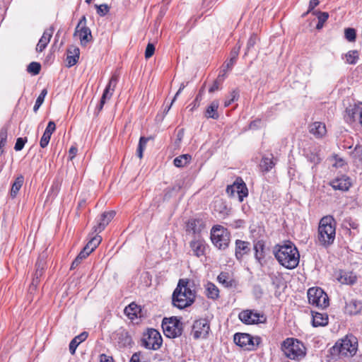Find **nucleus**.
<instances>
[{
	"instance_id": "obj_11",
	"label": "nucleus",
	"mask_w": 362,
	"mask_h": 362,
	"mask_svg": "<svg viewBox=\"0 0 362 362\" xmlns=\"http://www.w3.org/2000/svg\"><path fill=\"white\" fill-rule=\"evenodd\" d=\"M226 192L230 197L235 196V193H237L240 202H242L244 198L248 195L247 186L240 177L237 178L232 185H228Z\"/></svg>"
},
{
	"instance_id": "obj_59",
	"label": "nucleus",
	"mask_w": 362,
	"mask_h": 362,
	"mask_svg": "<svg viewBox=\"0 0 362 362\" xmlns=\"http://www.w3.org/2000/svg\"><path fill=\"white\" fill-rule=\"evenodd\" d=\"M309 160L310 162L317 164L320 162L321 158L317 154L311 153L309 156Z\"/></svg>"
},
{
	"instance_id": "obj_37",
	"label": "nucleus",
	"mask_w": 362,
	"mask_h": 362,
	"mask_svg": "<svg viewBox=\"0 0 362 362\" xmlns=\"http://www.w3.org/2000/svg\"><path fill=\"white\" fill-rule=\"evenodd\" d=\"M93 235L94 233L93 234L92 232L90 234L92 237L85 246L90 250V252H92L99 245L102 240L101 236L98 235V234L95 235Z\"/></svg>"
},
{
	"instance_id": "obj_1",
	"label": "nucleus",
	"mask_w": 362,
	"mask_h": 362,
	"mask_svg": "<svg viewBox=\"0 0 362 362\" xmlns=\"http://www.w3.org/2000/svg\"><path fill=\"white\" fill-rule=\"evenodd\" d=\"M195 298L194 281L187 279H180L172 296L173 305L179 309H184L190 306L194 302Z\"/></svg>"
},
{
	"instance_id": "obj_29",
	"label": "nucleus",
	"mask_w": 362,
	"mask_h": 362,
	"mask_svg": "<svg viewBox=\"0 0 362 362\" xmlns=\"http://www.w3.org/2000/svg\"><path fill=\"white\" fill-rule=\"evenodd\" d=\"M205 294L207 298L215 300L219 297V290L214 284L208 282L205 286Z\"/></svg>"
},
{
	"instance_id": "obj_25",
	"label": "nucleus",
	"mask_w": 362,
	"mask_h": 362,
	"mask_svg": "<svg viewBox=\"0 0 362 362\" xmlns=\"http://www.w3.org/2000/svg\"><path fill=\"white\" fill-rule=\"evenodd\" d=\"M119 80V75L116 73L111 76L108 84L104 90V98H111Z\"/></svg>"
},
{
	"instance_id": "obj_16",
	"label": "nucleus",
	"mask_w": 362,
	"mask_h": 362,
	"mask_svg": "<svg viewBox=\"0 0 362 362\" xmlns=\"http://www.w3.org/2000/svg\"><path fill=\"white\" fill-rule=\"evenodd\" d=\"M116 212L115 211H110L103 213L98 220L97 225L93 227V234L102 232L106 226H107L109 223L112 220Z\"/></svg>"
},
{
	"instance_id": "obj_26",
	"label": "nucleus",
	"mask_w": 362,
	"mask_h": 362,
	"mask_svg": "<svg viewBox=\"0 0 362 362\" xmlns=\"http://www.w3.org/2000/svg\"><path fill=\"white\" fill-rule=\"evenodd\" d=\"M88 337V333L87 332H83L80 334L76 336L69 344V351L74 355L76 352V349L78 346L85 341Z\"/></svg>"
},
{
	"instance_id": "obj_58",
	"label": "nucleus",
	"mask_w": 362,
	"mask_h": 362,
	"mask_svg": "<svg viewBox=\"0 0 362 362\" xmlns=\"http://www.w3.org/2000/svg\"><path fill=\"white\" fill-rule=\"evenodd\" d=\"M91 252L88 249H87L86 247H83V249L80 252V253L78 255V257H81V259L83 260L85 258H86Z\"/></svg>"
},
{
	"instance_id": "obj_8",
	"label": "nucleus",
	"mask_w": 362,
	"mask_h": 362,
	"mask_svg": "<svg viewBox=\"0 0 362 362\" xmlns=\"http://www.w3.org/2000/svg\"><path fill=\"white\" fill-rule=\"evenodd\" d=\"M308 298L310 304L320 308L329 306V298L320 288H310L308 291Z\"/></svg>"
},
{
	"instance_id": "obj_38",
	"label": "nucleus",
	"mask_w": 362,
	"mask_h": 362,
	"mask_svg": "<svg viewBox=\"0 0 362 362\" xmlns=\"http://www.w3.org/2000/svg\"><path fill=\"white\" fill-rule=\"evenodd\" d=\"M338 280L341 284L352 285L356 281V276L353 275L351 273L343 272L341 273Z\"/></svg>"
},
{
	"instance_id": "obj_24",
	"label": "nucleus",
	"mask_w": 362,
	"mask_h": 362,
	"mask_svg": "<svg viewBox=\"0 0 362 362\" xmlns=\"http://www.w3.org/2000/svg\"><path fill=\"white\" fill-rule=\"evenodd\" d=\"M310 132L317 138H322L327 133L325 124L320 122H315L310 125Z\"/></svg>"
},
{
	"instance_id": "obj_7",
	"label": "nucleus",
	"mask_w": 362,
	"mask_h": 362,
	"mask_svg": "<svg viewBox=\"0 0 362 362\" xmlns=\"http://www.w3.org/2000/svg\"><path fill=\"white\" fill-rule=\"evenodd\" d=\"M164 334L168 338L180 337L183 330L182 323L176 317L164 318L162 322Z\"/></svg>"
},
{
	"instance_id": "obj_10",
	"label": "nucleus",
	"mask_w": 362,
	"mask_h": 362,
	"mask_svg": "<svg viewBox=\"0 0 362 362\" xmlns=\"http://www.w3.org/2000/svg\"><path fill=\"white\" fill-rule=\"evenodd\" d=\"M142 345L148 349L158 350L162 345L163 339L156 329L151 328L144 334L141 339Z\"/></svg>"
},
{
	"instance_id": "obj_4",
	"label": "nucleus",
	"mask_w": 362,
	"mask_h": 362,
	"mask_svg": "<svg viewBox=\"0 0 362 362\" xmlns=\"http://www.w3.org/2000/svg\"><path fill=\"white\" fill-rule=\"evenodd\" d=\"M358 349V340L354 335H346L344 338L338 341L334 346L330 349V354L333 356H354Z\"/></svg>"
},
{
	"instance_id": "obj_49",
	"label": "nucleus",
	"mask_w": 362,
	"mask_h": 362,
	"mask_svg": "<svg viewBox=\"0 0 362 362\" xmlns=\"http://www.w3.org/2000/svg\"><path fill=\"white\" fill-rule=\"evenodd\" d=\"M239 97V93L238 90H233L230 94V98L227 99L224 102V106L228 107L229 106L233 101L235 100H238Z\"/></svg>"
},
{
	"instance_id": "obj_64",
	"label": "nucleus",
	"mask_w": 362,
	"mask_h": 362,
	"mask_svg": "<svg viewBox=\"0 0 362 362\" xmlns=\"http://www.w3.org/2000/svg\"><path fill=\"white\" fill-rule=\"evenodd\" d=\"M219 83L218 81H214L212 86L209 88V93H214V91L218 90L219 88Z\"/></svg>"
},
{
	"instance_id": "obj_46",
	"label": "nucleus",
	"mask_w": 362,
	"mask_h": 362,
	"mask_svg": "<svg viewBox=\"0 0 362 362\" xmlns=\"http://www.w3.org/2000/svg\"><path fill=\"white\" fill-rule=\"evenodd\" d=\"M7 139V129L2 128L0 130V156L3 153L2 148L6 145Z\"/></svg>"
},
{
	"instance_id": "obj_50",
	"label": "nucleus",
	"mask_w": 362,
	"mask_h": 362,
	"mask_svg": "<svg viewBox=\"0 0 362 362\" xmlns=\"http://www.w3.org/2000/svg\"><path fill=\"white\" fill-rule=\"evenodd\" d=\"M26 141H27V139L26 138H22V137L18 138L16 139V144H15V146H14V149L16 151H21L23 148Z\"/></svg>"
},
{
	"instance_id": "obj_9",
	"label": "nucleus",
	"mask_w": 362,
	"mask_h": 362,
	"mask_svg": "<svg viewBox=\"0 0 362 362\" xmlns=\"http://www.w3.org/2000/svg\"><path fill=\"white\" fill-rule=\"evenodd\" d=\"M234 342L246 350H255L261 342L259 337H253L247 333H236L233 337Z\"/></svg>"
},
{
	"instance_id": "obj_40",
	"label": "nucleus",
	"mask_w": 362,
	"mask_h": 362,
	"mask_svg": "<svg viewBox=\"0 0 362 362\" xmlns=\"http://www.w3.org/2000/svg\"><path fill=\"white\" fill-rule=\"evenodd\" d=\"M219 283L222 284L227 288H231L234 285V281L230 279L228 274L226 272H221L217 277Z\"/></svg>"
},
{
	"instance_id": "obj_23",
	"label": "nucleus",
	"mask_w": 362,
	"mask_h": 362,
	"mask_svg": "<svg viewBox=\"0 0 362 362\" xmlns=\"http://www.w3.org/2000/svg\"><path fill=\"white\" fill-rule=\"evenodd\" d=\"M362 111V103H358L353 106H349L346 109V120L348 122H353L355 121L356 115H359Z\"/></svg>"
},
{
	"instance_id": "obj_13",
	"label": "nucleus",
	"mask_w": 362,
	"mask_h": 362,
	"mask_svg": "<svg viewBox=\"0 0 362 362\" xmlns=\"http://www.w3.org/2000/svg\"><path fill=\"white\" fill-rule=\"evenodd\" d=\"M239 319L245 324L252 325L264 323L266 322L267 318L263 314L251 310H246L240 313Z\"/></svg>"
},
{
	"instance_id": "obj_34",
	"label": "nucleus",
	"mask_w": 362,
	"mask_h": 362,
	"mask_svg": "<svg viewBox=\"0 0 362 362\" xmlns=\"http://www.w3.org/2000/svg\"><path fill=\"white\" fill-rule=\"evenodd\" d=\"M264 244L262 241H257L254 245L255 257L258 262L261 263V260L264 257Z\"/></svg>"
},
{
	"instance_id": "obj_45",
	"label": "nucleus",
	"mask_w": 362,
	"mask_h": 362,
	"mask_svg": "<svg viewBox=\"0 0 362 362\" xmlns=\"http://www.w3.org/2000/svg\"><path fill=\"white\" fill-rule=\"evenodd\" d=\"M41 69V65L38 62H33L30 63L27 67V71L33 74L37 75L40 73Z\"/></svg>"
},
{
	"instance_id": "obj_32",
	"label": "nucleus",
	"mask_w": 362,
	"mask_h": 362,
	"mask_svg": "<svg viewBox=\"0 0 362 362\" xmlns=\"http://www.w3.org/2000/svg\"><path fill=\"white\" fill-rule=\"evenodd\" d=\"M141 311V308L134 303H130L124 308L125 315L131 320L137 317L138 313Z\"/></svg>"
},
{
	"instance_id": "obj_27",
	"label": "nucleus",
	"mask_w": 362,
	"mask_h": 362,
	"mask_svg": "<svg viewBox=\"0 0 362 362\" xmlns=\"http://www.w3.org/2000/svg\"><path fill=\"white\" fill-rule=\"evenodd\" d=\"M331 186L334 189H339L341 191H346L349 189L351 183L349 178H337L331 182Z\"/></svg>"
},
{
	"instance_id": "obj_22",
	"label": "nucleus",
	"mask_w": 362,
	"mask_h": 362,
	"mask_svg": "<svg viewBox=\"0 0 362 362\" xmlns=\"http://www.w3.org/2000/svg\"><path fill=\"white\" fill-rule=\"evenodd\" d=\"M79 48L75 46H71L67 49L66 62L67 66L71 67L75 65L79 59Z\"/></svg>"
},
{
	"instance_id": "obj_51",
	"label": "nucleus",
	"mask_w": 362,
	"mask_h": 362,
	"mask_svg": "<svg viewBox=\"0 0 362 362\" xmlns=\"http://www.w3.org/2000/svg\"><path fill=\"white\" fill-rule=\"evenodd\" d=\"M155 52V46L152 43H148L145 50V57L149 59L151 57Z\"/></svg>"
},
{
	"instance_id": "obj_57",
	"label": "nucleus",
	"mask_w": 362,
	"mask_h": 362,
	"mask_svg": "<svg viewBox=\"0 0 362 362\" xmlns=\"http://www.w3.org/2000/svg\"><path fill=\"white\" fill-rule=\"evenodd\" d=\"M185 88V85L182 83H181L180 86V88L178 89V90L177 91L175 95L174 96L170 106L168 107L167 109V111H168L171 107V105H173V103L175 101L177 97L181 93V92L182 91V90Z\"/></svg>"
},
{
	"instance_id": "obj_52",
	"label": "nucleus",
	"mask_w": 362,
	"mask_h": 362,
	"mask_svg": "<svg viewBox=\"0 0 362 362\" xmlns=\"http://www.w3.org/2000/svg\"><path fill=\"white\" fill-rule=\"evenodd\" d=\"M50 138H51V135L44 132V134L40 139V146L42 148H45L48 145Z\"/></svg>"
},
{
	"instance_id": "obj_28",
	"label": "nucleus",
	"mask_w": 362,
	"mask_h": 362,
	"mask_svg": "<svg viewBox=\"0 0 362 362\" xmlns=\"http://www.w3.org/2000/svg\"><path fill=\"white\" fill-rule=\"evenodd\" d=\"M218 106V101L214 100L206 108V110L205 112V117L206 118H212L214 119H217L219 117V115L217 111Z\"/></svg>"
},
{
	"instance_id": "obj_62",
	"label": "nucleus",
	"mask_w": 362,
	"mask_h": 362,
	"mask_svg": "<svg viewBox=\"0 0 362 362\" xmlns=\"http://www.w3.org/2000/svg\"><path fill=\"white\" fill-rule=\"evenodd\" d=\"M100 362H113V358L111 356H107L105 354L100 355Z\"/></svg>"
},
{
	"instance_id": "obj_48",
	"label": "nucleus",
	"mask_w": 362,
	"mask_h": 362,
	"mask_svg": "<svg viewBox=\"0 0 362 362\" xmlns=\"http://www.w3.org/2000/svg\"><path fill=\"white\" fill-rule=\"evenodd\" d=\"M95 6L97 9L98 14L100 16H105L109 12L110 10L109 6L105 4L101 5L95 4Z\"/></svg>"
},
{
	"instance_id": "obj_60",
	"label": "nucleus",
	"mask_w": 362,
	"mask_h": 362,
	"mask_svg": "<svg viewBox=\"0 0 362 362\" xmlns=\"http://www.w3.org/2000/svg\"><path fill=\"white\" fill-rule=\"evenodd\" d=\"M82 262L81 257H76L75 259L73 261L71 265V269H74L76 267H78Z\"/></svg>"
},
{
	"instance_id": "obj_21",
	"label": "nucleus",
	"mask_w": 362,
	"mask_h": 362,
	"mask_svg": "<svg viewBox=\"0 0 362 362\" xmlns=\"http://www.w3.org/2000/svg\"><path fill=\"white\" fill-rule=\"evenodd\" d=\"M250 250V243L240 240L235 241V255L237 259L241 260L243 255L247 254Z\"/></svg>"
},
{
	"instance_id": "obj_55",
	"label": "nucleus",
	"mask_w": 362,
	"mask_h": 362,
	"mask_svg": "<svg viewBox=\"0 0 362 362\" xmlns=\"http://www.w3.org/2000/svg\"><path fill=\"white\" fill-rule=\"evenodd\" d=\"M184 134H185V133H184L183 129H181L177 132V138H176V140L175 142L177 146H179L180 143L182 141V140L184 137Z\"/></svg>"
},
{
	"instance_id": "obj_15",
	"label": "nucleus",
	"mask_w": 362,
	"mask_h": 362,
	"mask_svg": "<svg viewBox=\"0 0 362 362\" xmlns=\"http://www.w3.org/2000/svg\"><path fill=\"white\" fill-rule=\"evenodd\" d=\"M115 340L119 348L131 346L133 344L132 336L125 329L120 327L115 333Z\"/></svg>"
},
{
	"instance_id": "obj_53",
	"label": "nucleus",
	"mask_w": 362,
	"mask_h": 362,
	"mask_svg": "<svg viewBox=\"0 0 362 362\" xmlns=\"http://www.w3.org/2000/svg\"><path fill=\"white\" fill-rule=\"evenodd\" d=\"M56 129V125L55 123L53 121H49L48 122V124L45 130V132L52 135V134L55 131Z\"/></svg>"
},
{
	"instance_id": "obj_43",
	"label": "nucleus",
	"mask_w": 362,
	"mask_h": 362,
	"mask_svg": "<svg viewBox=\"0 0 362 362\" xmlns=\"http://www.w3.org/2000/svg\"><path fill=\"white\" fill-rule=\"evenodd\" d=\"M361 308V303H358L356 300H351L349 303L346 305V309L348 312L353 315L357 314Z\"/></svg>"
},
{
	"instance_id": "obj_61",
	"label": "nucleus",
	"mask_w": 362,
	"mask_h": 362,
	"mask_svg": "<svg viewBox=\"0 0 362 362\" xmlns=\"http://www.w3.org/2000/svg\"><path fill=\"white\" fill-rule=\"evenodd\" d=\"M81 27H87L86 26V18L85 16H83L78 23L76 28H81Z\"/></svg>"
},
{
	"instance_id": "obj_31",
	"label": "nucleus",
	"mask_w": 362,
	"mask_h": 362,
	"mask_svg": "<svg viewBox=\"0 0 362 362\" xmlns=\"http://www.w3.org/2000/svg\"><path fill=\"white\" fill-rule=\"evenodd\" d=\"M46 257L44 255H40L35 264L36 270L35 274H36V279H40L42 276L45 268H46Z\"/></svg>"
},
{
	"instance_id": "obj_19",
	"label": "nucleus",
	"mask_w": 362,
	"mask_h": 362,
	"mask_svg": "<svg viewBox=\"0 0 362 362\" xmlns=\"http://www.w3.org/2000/svg\"><path fill=\"white\" fill-rule=\"evenodd\" d=\"M241 45L239 42L237 45L231 50L230 53V58L229 60L225 62L222 67V72H226L228 70L232 69L233 66L235 64L238 59Z\"/></svg>"
},
{
	"instance_id": "obj_39",
	"label": "nucleus",
	"mask_w": 362,
	"mask_h": 362,
	"mask_svg": "<svg viewBox=\"0 0 362 362\" xmlns=\"http://www.w3.org/2000/svg\"><path fill=\"white\" fill-rule=\"evenodd\" d=\"M313 14L316 16L318 19V23L316 25V29H322L324 25V23L327 21V20L329 18V13L327 12H322L320 11H313Z\"/></svg>"
},
{
	"instance_id": "obj_47",
	"label": "nucleus",
	"mask_w": 362,
	"mask_h": 362,
	"mask_svg": "<svg viewBox=\"0 0 362 362\" xmlns=\"http://www.w3.org/2000/svg\"><path fill=\"white\" fill-rule=\"evenodd\" d=\"M346 39L349 42H354L356 37V33L354 28H349L344 30Z\"/></svg>"
},
{
	"instance_id": "obj_56",
	"label": "nucleus",
	"mask_w": 362,
	"mask_h": 362,
	"mask_svg": "<svg viewBox=\"0 0 362 362\" xmlns=\"http://www.w3.org/2000/svg\"><path fill=\"white\" fill-rule=\"evenodd\" d=\"M320 4V1L319 0H310V3H309V7H308V10L307 11V13H309V12H312L314 11V8L315 7H316L317 6H318Z\"/></svg>"
},
{
	"instance_id": "obj_35",
	"label": "nucleus",
	"mask_w": 362,
	"mask_h": 362,
	"mask_svg": "<svg viewBox=\"0 0 362 362\" xmlns=\"http://www.w3.org/2000/svg\"><path fill=\"white\" fill-rule=\"evenodd\" d=\"M191 160L192 156L189 154H183L176 157L173 160V163L177 168H182L189 163Z\"/></svg>"
},
{
	"instance_id": "obj_3",
	"label": "nucleus",
	"mask_w": 362,
	"mask_h": 362,
	"mask_svg": "<svg viewBox=\"0 0 362 362\" xmlns=\"http://www.w3.org/2000/svg\"><path fill=\"white\" fill-rule=\"evenodd\" d=\"M336 235V221L332 216L322 217L319 223L317 240L319 245L327 247L333 244Z\"/></svg>"
},
{
	"instance_id": "obj_20",
	"label": "nucleus",
	"mask_w": 362,
	"mask_h": 362,
	"mask_svg": "<svg viewBox=\"0 0 362 362\" xmlns=\"http://www.w3.org/2000/svg\"><path fill=\"white\" fill-rule=\"evenodd\" d=\"M54 33V28L50 27L48 29L45 30L43 33L42 36L40 39L37 47H36V51L37 52H42L47 47V44L49 42L50 39L53 35Z\"/></svg>"
},
{
	"instance_id": "obj_63",
	"label": "nucleus",
	"mask_w": 362,
	"mask_h": 362,
	"mask_svg": "<svg viewBox=\"0 0 362 362\" xmlns=\"http://www.w3.org/2000/svg\"><path fill=\"white\" fill-rule=\"evenodd\" d=\"M77 148L76 147H74V146H71L69 151V158L71 160H72L75 156L76 155V153H77Z\"/></svg>"
},
{
	"instance_id": "obj_6",
	"label": "nucleus",
	"mask_w": 362,
	"mask_h": 362,
	"mask_svg": "<svg viewBox=\"0 0 362 362\" xmlns=\"http://www.w3.org/2000/svg\"><path fill=\"white\" fill-rule=\"evenodd\" d=\"M230 238V232L220 225L214 226L211 230V240L219 250H226L228 247Z\"/></svg>"
},
{
	"instance_id": "obj_12",
	"label": "nucleus",
	"mask_w": 362,
	"mask_h": 362,
	"mask_svg": "<svg viewBox=\"0 0 362 362\" xmlns=\"http://www.w3.org/2000/svg\"><path fill=\"white\" fill-rule=\"evenodd\" d=\"M210 331V325L206 319H199L194 322L192 335L194 339H206Z\"/></svg>"
},
{
	"instance_id": "obj_2",
	"label": "nucleus",
	"mask_w": 362,
	"mask_h": 362,
	"mask_svg": "<svg viewBox=\"0 0 362 362\" xmlns=\"http://www.w3.org/2000/svg\"><path fill=\"white\" fill-rule=\"evenodd\" d=\"M273 253L279 264L286 269H292L298 265L300 254L296 245L291 241L275 245Z\"/></svg>"
},
{
	"instance_id": "obj_44",
	"label": "nucleus",
	"mask_w": 362,
	"mask_h": 362,
	"mask_svg": "<svg viewBox=\"0 0 362 362\" xmlns=\"http://www.w3.org/2000/svg\"><path fill=\"white\" fill-rule=\"evenodd\" d=\"M47 94V89L44 88L41 91L40 94L38 95V97H37V100L35 101V105L33 107V111L35 112H36L38 110L40 107L43 103V102L45 100V98Z\"/></svg>"
},
{
	"instance_id": "obj_14",
	"label": "nucleus",
	"mask_w": 362,
	"mask_h": 362,
	"mask_svg": "<svg viewBox=\"0 0 362 362\" xmlns=\"http://www.w3.org/2000/svg\"><path fill=\"white\" fill-rule=\"evenodd\" d=\"M205 228L204 221L201 218H192L188 221L186 225V233L192 238L202 237V232Z\"/></svg>"
},
{
	"instance_id": "obj_36",
	"label": "nucleus",
	"mask_w": 362,
	"mask_h": 362,
	"mask_svg": "<svg viewBox=\"0 0 362 362\" xmlns=\"http://www.w3.org/2000/svg\"><path fill=\"white\" fill-rule=\"evenodd\" d=\"M24 182V177L22 175H20L16 177L14 182L12 185L11 189V196L12 197H15L20 189L21 188Z\"/></svg>"
},
{
	"instance_id": "obj_18",
	"label": "nucleus",
	"mask_w": 362,
	"mask_h": 362,
	"mask_svg": "<svg viewBox=\"0 0 362 362\" xmlns=\"http://www.w3.org/2000/svg\"><path fill=\"white\" fill-rule=\"evenodd\" d=\"M74 36H78L81 45L86 46L92 39L91 30L88 27H81V28H75Z\"/></svg>"
},
{
	"instance_id": "obj_42",
	"label": "nucleus",
	"mask_w": 362,
	"mask_h": 362,
	"mask_svg": "<svg viewBox=\"0 0 362 362\" xmlns=\"http://www.w3.org/2000/svg\"><path fill=\"white\" fill-rule=\"evenodd\" d=\"M346 62L349 64H356L359 59L357 50H350L345 54Z\"/></svg>"
},
{
	"instance_id": "obj_30",
	"label": "nucleus",
	"mask_w": 362,
	"mask_h": 362,
	"mask_svg": "<svg viewBox=\"0 0 362 362\" xmlns=\"http://www.w3.org/2000/svg\"><path fill=\"white\" fill-rule=\"evenodd\" d=\"M328 323V317L326 314L315 313L313 314V327L325 326Z\"/></svg>"
},
{
	"instance_id": "obj_17",
	"label": "nucleus",
	"mask_w": 362,
	"mask_h": 362,
	"mask_svg": "<svg viewBox=\"0 0 362 362\" xmlns=\"http://www.w3.org/2000/svg\"><path fill=\"white\" fill-rule=\"evenodd\" d=\"M189 247L192 254L197 257L204 255L206 250V243L203 238L197 237L192 238L189 242Z\"/></svg>"
},
{
	"instance_id": "obj_54",
	"label": "nucleus",
	"mask_w": 362,
	"mask_h": 362,
	"mask_svg": "<svg viewBox=\"0 0 362 362\" xmlns=\"http://www.w3.org/2000/svg\"><path fill=\"white\" fill-rule=\"evenodd\" d=\"M150 138L141 136L139 142L138 147H141L142 149H145L147 142L149 140Z\"/></svg>"
},
{
	"instance_id": "obj_33",
	"label": "nucleus",
	"mask_w": 362,
	"mask_h": 362,
	"mask_svg": "<svg viewBox=\"0 0 362 362\" xmlns=\"http://www.w3.org/2000/svg\"><path fill=\"white\" fill-rule=\"evenodd\" d=\"M273 156L272 155V158L268 157H262L259 167L262 172L264 173H268L269 172L273 167L275 165V163L273 160Z\"/></svg>"
},
{
	"instance_id": "obj_5",
	"label": "nucleus",
	"mask_w": 362,
	"mask_h": 362,
	"mask_svg": "<svg viewBox=\"0 0 362 362\" xmlns=\"http://www.w3.org/2000/svg\"><path fill=\"white\" fill-rule=\"evenodd\" d=\"M281 349L286 356L292 360H300L305 355L303 344L293 338L284 340L281 344Z\"/></svg>"
},
{
	"instance_id": "obj_41",
	"label": "nucleus",
	"mask_w": 362,
	"mask_h": 362,
	"mask_svg": "<svg viewBox=\"0 0 362 362\" xmlns=\"http://www.w3.org/2000/svg\"><path fill=\"white\" fill-rule=\"evenodd\" d=\"M259 41L257 35L255 33L252 34L247 40L246 49L244 56H247L250 52H252L257 42Z\"/></svg>"
}]
</instances>
